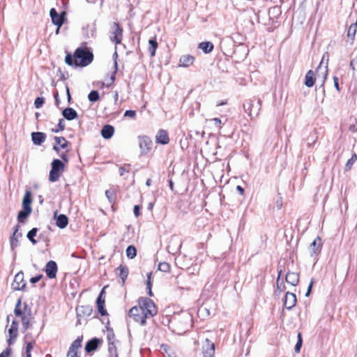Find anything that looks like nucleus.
<instances>
[{
    "label": "nucleus",
    "mask_w": 357,
    "mask_h": 357,
    "mask_svg": "<svg viewBox=\"0 0 357 357\" xmlns=\"http://www.w3.org/2000/svg\"><path fill=\"white\" fill-rule=\"evenodd\" d=\"M138 306L132 307L129 311V316L142 326L146 323V319L153 317L157 314V309L153 301L149 298L141 297L138 300Z\"/></svg>",
    "instance_id": "f257e3e1"
},
{
    "label": "nucleus",
    "mask_w": 357,
    "mask_h": 357,
    "mask_svg": "<svg viewBox=\"0 0 357 357\" xmlns=\"http://www.w3.org/2000/svg\"><path fill=\"white\" fill-rule=\"evenodd\" d=\"M93 59V53L87 48L78 47L72 56L68 53L65 58V62L70 66L85 67L89 65Z\"/></svg>",
    "instance_id": "f03ea898"
},
{
    "label": "nucleus",
    "mask_w": 357,
    "mask_h": 357,
    "mask_svg": "<svg viewBox=\"0 0 357 357\" xmlns=\"http://www.w3.org/2000/svg\"><path fill=\"white\" fill-rule=\"evenodd\" d=\"M170 324L175 333L183 334L192 328V317L189 312H183L179 314L174 315L170 320Z\"/></svg>",
    "instance_id": "7ed1b4c3"
},
{
    "label": "nucleus",
    "mask_w": 357,
    "mask_h": 357,
    "mask_svg": "<svg viewBox=\"0 0 357 357\" xmlns=\"http://www.w3.org/2000/svg\"><path fill=\"white\" fill-rule=\"evenodd\" d=\"M261 101L255 97L247 100L243 104L245 112L250 116L251 119L257 118L261 110Z\"/></svg>",
    "instance_id": "20e7f679"
},
{
    "label": "nucleus",
    "mask_w": 357,
    "mask_h": 357,
    "mask_svg": "<svg viewBox=\"0 0 357 357\" xmlns=\"http://www.w3.org/2000/svg\"><path fill=\"white\" fill-rule=\"evenodd\" d=\"M64 163L59 159H54L51 163V170L50 172L49 180L51 182L57 181L62 172L64 171Z\"/></svg>",
    "instance_id": "39448f33"
},
{
    "label": "nucleus",
    "mask_w": 357,
    "mask_h": 357,
    "mask_svg": "<svg viewBox=\"0 0 357 357\" xmlns=\"http://www.w3.org/2000/svg\"><path fill=\"white\" fill-rule=\"evenodd\" d=\"M50 15L54 25L61 26L66 20V13L62 11L61 13H59L55 8H52L50 9Z\"/></svg>",
    "instance_id": "423d86ee"
},
{
    "label": "nucleus",
    "mask_w": 357,
    "mask_h": 357,
    "mask_svg": "<svg viewBox=\"0 0 357 357\" xmlns=\"http://www.w3.org/2000/svg\"><path fill=\"white\" fill-rule=\"evenodd\" d=\"M139 146L142 154L149 152L152 148V141L147 136H139L138 137Z\"/></svg>",
    "instance_id": "0eeeda50"
},
{
    "label": "nucleus",
    "mask_w": 357,
    "mask_h": 357,
    "mask_svg": "<svg viewBox=\"0 0 357 357\" xmlns=\"http://www.w3.org/2000/svg\"><path fill=\"white\" fill-rule=\"evenodd\" d=\"M203 357H213L215 354V344L206 338L202 343Z\"/></svg>",
    "instance_id": "6e6552de"
},
{
    "label": "nucleus",
    "mask_w": 357,
    "mask_h": 357,
    "mask_svg": "<svg viewBox=\"0 0 357 357\" xmlns=\"http://www.w3.org/2000/svg\"><path fill=\"white\" fill-rule=\"evenodd\" d=\"M26 287V283L24 280V273L22 271L18 272L14 278L12 284V287L15 290H23Z\"/></svg>",
    "instance_id": "1a4fd4ad"
},
{
    "label": "nucleus",
    "mask_w": 357,
    "mask_h": 357,
    "mask_svg": "<svg viewBox=\"0 0 357 357\" xmlns=\"http://www.w3.org/2000/svg\"><path fill=\"white\" fill-rule=\"evenodd\" d=\"M181 248V241L178 236H172L170 239L169 244L167 246V250L169 253L176 254Z\"/></svg>",
    "instance_id": "9d476101"
},
{
    "label": "nucleus",
    "mask_w": 357,
    "mask_h": 357,
    "mask_svg": "<svg viewBox=\"0 0 357 357\" xmlns=\"http://www.w3.org/2000/svg\"><path fill=\"white\" fill-rule=\"evenodd\" d=\"M58 271L57 264L54 261H49L45 267V272L50 279L55 278Z\"/></svg>",
    "instance_id": "9b49d317"
},
{
    "label": "nucleus",
    "mask_w": 357,
    "mask_h": 357,
    "mask_svg": "<svg viewBox=\"0 0 357 357\" xmlns=\"http://www.w3.org/2000/svg\"><path fill=\"white\" fill-rule=\"evenodd\" d=\"M20 226L17 225L14 227V231L12 236L10 238V244L12 250H14L18 246L19 238L22 236L21 232L19 231Z\"/></svg>",
    "instance_id": "f8f14e48"
},
{
    "label": "nucleus",
    "mask_w": 357,
    "mask_h": 357,
    "mask_svg": "<svg viewBox=\"0 0 357 357\" xmlns=\"http://www.w3.org/2000/svg\"><path fill=\"white\" fill-rule=\"evenodd\" d=\"M30 319H31V310H28V306L26 303H24V314L21 319L22 324L23 331H26L30 326Z\"/></svg>",
    "instance_id": "ddd939ff"
},
{
    "label": "nucleus",
    "mask_w": 357,
    "mask_h": 357,
    "mask_svg": "<svg viewBox=\"0 0 357 357\" xmlns=\"http://www.w3.org/2000/svg\"><path fill=\"white\" fill-rule=\"evenodd\" d=\"M296 303V296L294 294L287 292L284 297V305L287 310H291Z\"/></svg>",
    "instance_id": "4468645a"
},
{
    "label": "nucleus",
    "mask_w": 357,
    "mask_h": 357,
    "mask_svg": "<svg viewBox=\"0 0 357 357\" xmlns=\"http://www.w3.org/2000/svg\"><path fill=\"white\" fill-rule=\"evenodd\" d=\"M17 331H18V322L17 321L13 320L10 328L8 329V333L10 335V338L8 340V343L9 345L13 344L12 340L15 339L17 337Z\"/></svg>",
    "instance_id": "2eb2a0df"
},
{
    "label": "nucleus",
    "mask_w": 357,
    "mask_h": 357,
    "mask_svg": "<svg viewBox=\"0 0 357 357\" xmlns=\"http://www.w3.org/2000/svg\"><path fill=\"white\" fill-rule=\"evenodd\" d=\"M54 218L56 219V225L60 229H64L68 224V218L64 214L56 215V212L54 213Z\"/></svg>",
    "instance_id": "dca6fc26"
},
{
    "label": "nucleus",
    "mask_w": 357,
    "mask_h": 357,
    "mask_svg": "<svg viewBox=\"0 0 357 357\" xmlns=\"http://www.w3.org/2000/svg\"><path fill=\"white\" fill-rule=\"evenodd\" d=\"M77 317H89L93 312V308L90 305H82L76 308Z\"/></svg>",
    "instance_id": "f3484780"
},
{
    "label": "nucleus",
    "mask_w": 357,
    "mask_h": 357,
    "mask_svg": "<svg viewBox=\"0 0 357 357\" xmlns=\"http://www.w3.org/2000/svg\"><path fill=\"white\" fill-rule=\"evenodd\" d=\"M62 115L68 121H72L78 118L77 112L72 107H67L62 111Z\"/></svg>",
    "instance_id": "a211bd4d"
},
{
    "label": "nucleus",
    "mask_w": 357,
    "mask_h": 357,
    "mask_svg": "<svg viewBox=\"0 0 357 357\" xmlns=\"http://www.w3.org/2000/svg\"><path fill=\"white\" fill-rule=\"evenodd\" d=\"M100 341L99 339L94 337L89 340L85 345V351L86 353L94 351L98 347Z\"/></svg>",
    "instance_id": "6ab92c4d"
},
{
    "label": "nucleus",
    "mask_w": 357,
    "mask_h": 357,
    "mask_svg": "<svg viewBox=\"0 0 357 357\" xmlns=\"http://www.w3.org/2000/svg\"><path fill=\"white\" fill-rule=\"evenodd\" d=\"M46 135L41 132H33L31 133V139L33 143L36 145H40L45 142Z\"/></svg>",
    "instance_id": "aec40b11"
},
{
    "label": "nucleus",
    "mask_w": 357,
    "mask_h": 357,
    "mask_svg": "<svg viewBox=\"0 0 357 357\" xmlns=\"http://www.w3.org/2000/svg\"><path fill=\"white\" fill-rule=\"evenodd\" d=\"M169 142V138L167 131L160 130L156 135V142L160 144H167Z\"/></svg>",
    "instance_id": "412c9836"
},
{
    "label": "nucleus",
    "mask_w": 357,
    "mask_h": 357,
    "mask_svg": "<svg viewBox=\"0 0 357 357\" xmlns=\"http://www.w3.org/2000/svg\"><path fill=\"white\" fill-rule=\"evenodd\" d=\"M114 132V128L111 125H105L101 130V135L103 138L106 139H110Z\"/></svg>",
    "instance_id": "4be33fe9"
},
{
    "label": "nucleus",
    "mask_w": 357,
    "mask_h": 357,
    "mask_svg": "<svg viewBox=\"0 0 357 357\" xmlns=\"http://www.w3.org/2000/svg\"><path fill=\"white\" fill-rule=\"evenodd\" d=\"M82 346V337H77L70 347L68 353H70V357L77 354V350Z\"/></svg>",
    "instance_id": "5701e85b"
},
{
    "label": "nucleus",
    "mask_w": 357,
    "mask_h": 357,
    "mask_svg": "<svg viewBox=\"0 0 357 357\" xmlns=\"http://www.w3.org/2000/svg\"><path fill=\"white\" fill-rule=\"evenodd\" d=\"M286 282L292 286H296L299 282V275L296 273H287L285 277Z\"/></svg>",
    "instance_id": "b1692460"
},
{
    "label": "nucleus",
    "mask_w": 357,
    "mask_h": 357,
    "mask_svg": "<svg viewBox=\"0 0 357 357\" xmlns=\"http://www.w3.org/2000/svg\"><path fill=\"white\" fill-rule=\"evenodd\" d=\"M27 335L25 337V348L24 351H23V356L24 357H31V351L33 349V346L35 344L34 341H27Z\"/></svg>",
    "instance_id": "393cba45"
},
{
    "label": "nucleus",
    "mask_w": 357,
    "mask_h": 357,
    "mask_svg": "<svg viewBox=\"0 0 357 357\" xmlns=\"http://www.w3.org/2000/svg\"><path fill=\"white\" fill-rule=\"evenodd\" d=\"M195 58L191 55H183L179 59V66L188 67L194 62Z\"/></svg>",
    "instance_id": "a878e982"
},
{
    "label": "nucleus",
    "mask_w": 357,
    "mask_h": 357,
    "mask_svg": "<svg viewBox=\"0 0 357 357\" xmlns=\"http://www.w3.org/2000/svg\"><path fill=\"white\" fill-rule=\"evenodd\" d=\"M321 245V238L317 237L315 238L310 245L311 255H315L318 252Z\"/></svg>",
    "instance_id": "bb28decb"
},
{
    "label": "nucleus",
    "mask_w": 357,
    "mask_h": 357,
    "mask_svg": "<svg viewBox=\"0 0 357 357\" xmlns=\"http://www.w3.org/2000/svg\"><path fill=\"white\" fill-rule=\"evenodd\" d=\"M314 72L311 70L307 71L305 77V85L307 87H312L314 84Z\"/></svg>",
    "instance_id": "cd10ccee"
},
{
    "label": "nucleus",
    "mask_w": 357,
    "mask_h": 357,
    "mask_svg": "<svg viewBox=\"0 0 357 357\" xmlns=\"http://www.w3.org/2000/svg\"><path fill=\"white\" fill-rule=\"evenodd\" d=\"M213 44L211 42H202L199 44V48L201 49L204 53L208 54L213 51Z\"/></svg>",
    "instance_id": "c85d7f7f"
},
{
    "label": "nucleus",
    "mask_w": 357,
    "mask_h": 357,
    "mask_svg": "<svg viewBox=\"0 0 357 357\" xmlns=\"http://www.w3.org/2000/svg\"><path fill=\"white\" fill-rule=\"evenodd\" d=\"M32 202L31 199V193L30 191L27 190L25 192L22 200V206L24 208H31V204Z\"/></svg>",
    "instance_id": "c756f323"
},
{
    "label": "nucleus",
    "mask_w": 357,
    "mask_h": 357,
    "mask_svg": "<svg viewBox=\"0 0 357 357\" xmlns=\"http://www.w3.org/2000/svg\"><path fill=\"white\" fill-rule=\"evenodd\" d=\"M158 46V43L155 38H151L149 40V52L151 57L155 55Z\"/></svg>",
    "instance_id": "7c9ffc66"
},
{
    "label": "nucleus",
    "mask_w": 357,
    "mask_h": 357,
    "mask_svg": "<svg viewBox=\"0 0 357 357\" xmlns=\"http://www.w3.org/2000/svg\"><path fill=\"white\" fill-rule=\"evenodd\" d=\"M31 213V208H24L21 210L17 215V220L19 222H23L25 219L28 218V216Z\"/></svg>",
    "instance_id": "2f4dec72"
},
{
    "label": "nucleus",
    "mask_w": 357,
    "mask_h": 357,
    "mask_svg": "<svg viewBox=\"0 0 357 357\" xmlns=\"http://www.w3.org/2000/svg\"><path fill=\"white\" fill-rule=\"evenodd\" d=\"M116 271H119V275L123 283L128 275V268L126 266L120 265Z\"/></svg>",
    "instance_id": "473e14b6"
},
{
    "label": "nucleus",
    "mask_w": 357,
    "mask_h": 357,
    "mask_svg": "<svg viewBox=\"0 0 357 357\" xmlns=\"http://www.w3.org/2000/svg\"><path fill=\"white\" fill-rule=\"evenodd\" d=\"M117 57H118L117 52H115L113 54V59L114 60L115 71L112 75V76L109 79V81L106 84L107 87H109V86H111L113 84L114 81L115 80V73H116V71L117 70V66H118L117 61H116Z\"/></svg>",
    "instance_id": "72a5a7b5"
},
{
    "label": "nucleus",
    "mask_w": 357,
    "mask_h": 357,
    "mask_svg": "<svg viewBox=\"0 0 357 357\" xmlns=\"http://www.w3.org/2000/svg\"><path fill=\"white\" fill-rule=\"evenodd\" d=\"M108 339L109 341L108 348L109 357H118V353L116 346L114 345V342H111V338L109 337V336H108Z\"/></svg>",
    "instance_id": "f704fd0d"
},
{
    "label": "nucleus",
    "mask_w": 357,
    "mask_h": 357,
    "mask_svg": "<svg viewBox=\"0 0 357 357\" xmlns=\"http://www.w3.org/2000/svg\"><path fill=\"white\" fill-rule=\"evenodd\" d=\"M126 256L129 259H134L137 255V249L134 245H129L126 249Z\"/></svg>",
    "instance_id": "c9c22d12"
},
{
    "label": "nucleus",
    "mask_w": 357,
    "mask_h": 357,
    "mask_svg": "<svg viewBox=\"0 0 357 357\" xmlns=\"http://www.w3.org/2000/svg\"><path fill=\"white\" fill-rule=\"evenodd\" d=\"M21 305H22V299L19 298L17 300V303L15 307L14 314L16 317H21V318H22L24 314V312L21 309Z\"/></svg>",
    "instance_id": "e433bc0d"
},
{
    "label": "nucleus",
    "mask_w": 357,
    "mask_h": 357,
    "mask_svg": "<svg viewBox=\"0 0 357 357\" xmlns=\"http://www.w3.org/2000/svg\"><path fill=\"white\" fill-rule=\"evenodd\" d=\"M38 231L37 228H33L31 229L27 234L26 237L33 244L36 245L37 241L34 238V237L36 236Z\"/></svg>",
    "instance_id": "4c0bfd02"
},
{
    "label": "nucleus",
    "mask_w": 357,
    "mask_h": 357,
    "mask_svg": "<svg viewBox=\"0 0 357 357\" xmlns=\"http://www.w3.org/2000/svg\"><path fill=\"white\" fill-rule=\"evenodd\" d=\"M54 140L56 144L59 145L61 149H66L68 146V142L63 137H55Z\"/></svg>",
    "instance_id": "58836bf2"
},
{
    "label": "nucleus",
    "mask_w": 357,
    "mask_h": 357,
    "mask_svg": "<svg viewBox=\"0 0 357 357\" xmlns=\"http://www.w3.org/2000/svg\"><path fill=\"white\" fill-rule=\"evenodd\" d=\"M357 160V155L354 153L352 154L351 158L347 161L345 165V171H349L351 169L354 163Z\"/></svg>",
    "instance_id": "ea45409f"
},
{
    "label": "nucleus",
    "mask_w": 357,
    "mask_h": 357,
    "mask_svg": "<svg viewBox=\"0 0 357 357\" xmlns=\"http://www.w3.org/2000/svg\"><path fill=\"white\" fill-rule=\"evenodd\" d=\"M89 100L91 102H96L99 100L100 96L98 91H91L88 95Z\"/></svg>",
    "instance_id": "a19ab883"
},
{
    "label": "nucleus",
    "mask_w": 357,
    "mask_h": 357,
    "mask_svg": "<svg viewBox=\"0 0 357 357\" xmlns=\"http://www.w3.org/2000/svg\"><path fill=\"white\" fill-rule=\"evenodd\" d=\"M158 269L160 271L167 273L169 271L170 266L168 263H166V262L160 263L158 265Z\"/></svg>",
    "instance_id": "79ce46f5"
},
{
    "label": "nucleus",
    "mask_w": 357,
    "mask_h": 357,
    "mask_svg": "<svg viewBox=\"0 0 357 357\" xmlns=\"http://www.w3.org/2000/svg\"><path fill=\"white\" fill-rule=\"evenodd\" d=\"M45 102V98L43 97H38L35 99L34 106L36 108H40Z\"/></svg>",
    "instance_id": "37998d69"
},
{
    "label": "nucleus",
    "mask_w": 357,
    "mask_h": 357,
    "mask_svg": "<svg viewBox=\"0 0 357 357\" xmlns=\"http://www.w3.org/2000/svg\"><path fill=\"white\" fill-rule=\"evenodd\" d=\"M151 273H148L147 275V281H146V287L149 289V296H153L152 291H151Z\"/></svg>",
    "instance_id": "c03bdc74"
},
{
    "label": "nucleus",
    "mask_w": 357,
    "mask_h": 357,
    "mask_svg": "<svg viewBox=\"0 0 357 357\" xmlns=\"http://www.w3.org/2000/svg\"><path fill=\"white\" fill-rule=\"evenodd\" d=\"M12 349L10 347H7L0 354V357H10L11 355Z\"/></svg>",
    "instance_id": "a18cd8bd"
},
{
    "label": "nucleus",
    "mask_w": 357,
    "mask_h": 357,
    "mask_svg": "<svg viewBox=\"0 0 357 357\" xmlns=\"http://www.w3.org/2000/svg\"><path fill=\"white\" fill-rule=\"evenodd\" d=\"M356 28L355 27V26H353L352 24L349 26V29H348V36L349 37H351V38H354L355 34H356Z\"/></svg>",
    "instance_id": "49530a36"
},
{
    "label": "nucleus",
    "mask_w": 357,
    "mask_h": 357,
    "mask_svg": "<svg viewBox=\"0 0 357 357\" xmlns=\"http://www.w3.org/2000/svg\"><path fill=\"white\" fill-rule=\"evenodd\" d=\"M103 293H104V289H102V291H100L98 297L97 298V300H96V304L97 305H105V299L102 298Z\"/></svg>",
    "instance_id": "de8ad7c7"
},
{
    "label": "nucleus",
    "mask_w": 357,
    "mask_h": 357,
    "mask_svg": "<svg viewBox=\"0 0 357 357\" xmlns=\"http://www.w3.org/2000/svg\"><path fill=\"white\" fill-rule=\"evenodd\" d=\"M114 26L116 27L115 31H114V36L122 37V29L116 23H114Z\"/></svg>",
    "instance_id": "09e8293b"
},
{
    "label": "nucleus",
    "mask_w": 357,
    "mask_h": 357,
    "mask_svg": "<svg viewBox=\"0 0 357 357\" xmlns=\"http://www.w3.org/2000/svg\"><path fill=\"white\" fill-rule=\"evenodd\" d=\"M98 312L102 315L105 316L107 314V310L105 308V305H97Z\"/></svg>",
    "instance_id": "8fccbe9b"
},
{
    "label": "nucleus",
    "mask_w": 357,
    "mask_h": 357,
    "mask_svg": "<svg viewBox=\"0 0 357 357\" xmlns=\"http://www.w3.org/2000/svg\"><path fill=\"white\" fill-rule=\"evenodd\" d=\"M136 116V112L135 110H126L124 113V116L130 118H135Z\"/></svg>",
    "instance_id": "3c124183"
},
{
    "label": "nucleus",
    "mask_w": 357,
    "mask_h": 357,
    "mask_svg": "<svg viewBox=\"0 0 357 357\" xmlns=\"http://www.w3.org/2000/svg\"><path fill=\"white\" fill-rule=\"evenodd\" d=\"M281 276V271L279 273L278 279H277V287L281 291L284 290V286L283 284V282H280V278Z\"/></svg>",
    "instance_id": "603ef678"
},
{
    "label": "nucleus",
    "mask_w": 357,
    "mask_h": 357,
    "mask_svg": "<svg viewBox=\"0 0 357 357\" xmlns=\"http://www.w3.org/2000/svg\"><path fill=\"white\" fill-rule=\"evenodd\" d=\"M357 64V55L353 57L350 61V68L353 71L355 70V66Z\"/></svg>",
    "instance_id": "864d4df0"
},
{
    "label": "nucleus",
    "mask_w": 357,
    "mask_h": 357,
    "mask_svg": "<svg viewBox=\"0 0 357 357\" xmlns=\"http://www.w3.org/2000/svg\"><path fill=\"white\" fill-rule=\"evenodd\" d=\"M43 278V275H38L35 277H33L30 279V282L32 284H35L40 280V279Z\"/></svg>",
    "instance_id": "5fc2aeb1"
},
{
    "label": "nucleus",
    "mask_w": 357,
    "mask_h": 357,
    "mask_svg": "<svg viewBox=\"0 0 357 357\" xmlns=\"http://www.w3.org/2000/svg\"><path fill=\"white\" fill-rule=\"evenodd\" d=\"M105 196L107 197V198L109 200V202L110 203H112V198H113V192L112 191H110L109 190H107L105 191Z\"/></svg>",
    "instance_id": "6e6d98bb"
},
{
    "label": "nucleus",
    "mask_w": 357,
    "mask_h": 357,
    "mask_svg": "<svg viewBox=\"0 0 357 357\" xmlns=\"http://www.w3.org/2000/svg\"><path fill=\"white\" fill-rule=\"evenodd\" d=\"M57 127L61 130H63L65 129L66 125H65L64 120L63 119H59Z\"/></svg>",
    "instance_id": "4d7b16f0"
},
{
    "label": "nucleus",
    "mask_w": 357,
    "mask_h": 357,
    "mask_svg": "<svg viewBox=\"0 0 357 357\" xmlns=\"http://www.w3.org/2000/svg\"><path fill=\"white\" fill-rule=\"evenodd\" d=\"M302 343H303V341H297L296 345H295V347H294V350H295V352L296 353H299L300 351H301V346H302Z\"/></svg>",
    "instance_id": "13d9d810"
},
{
    "label": "nucleus",
    "mask_w": 357,
    "mask_h": 357,
    "mask_svg": "<svg viewBox=\"0 0 357 357\" xmlns=\"http://www.w3.org/2000/svg\"><path fill=\"white\" fill-rule=\"evenodd\" d=\"M140 206L139 205H135L133 212L136 217H138L140 215Z\"/></svg>",
    "instance_id": "bf43d9fd"
},
{
    "label": "nucleus",
    "mask_w": 357,
    "mask_h": 357,
    "mask_svg": "<svg viewBox=\"0 0 357 357\" xmlns=\"http://www.w3.org/2000/svg\"><path fill=\"white\" fill-rule=\"evenodd\" d=\"M212 121H213L214 124L215 126H217L218 128H220L221 126V120L218 118H214L211 120Z\"/></svg>",
    "instance_id": "052dcab7"
},
{
    "label": "nucleus",
    "mask_w": 357,
    "mask_h": 357,
    "mask_svg": "<svg viewBox=\"0 0 357 357\" xmlns=\"http://www.w3.org/2000/svg\"><path fill=\"white\" fill-rule=\"evenodd\" d=\"M119 174L121 176H123L125 174V173H128V170L126 169V167L125 166H123V167H121L119 169Z\"/></svg>",
    "instance_id": "680f3d73"
},
{
    "label": "nucleus",
    "mask_w": 357,
    "mask_h": 357,
    "mask_svg": "<svg viewBox=\"0 0 357 357\" xmlns=\"http://www.w3.org/2000/svg\"><path fill=\"white\" fill-rule=\"evenodd\" d=\"M326 58V68H327V66H328V58H329V56L328 54V53H326L324 54L323 57H322V60L319 64V68H320L321 65L324 62V60Z\"/></svg>",
    "instance_id": "e2e57ef3"
},
{
    "label": "nucleus",
    "mask_w": 357,
    "mask_h": 357,
    "mask_svg": "<svg viewBox=\"0 0 357 357\" xmlns=\"http://www.w3.org/2000/svg\"><path fill=\"white\" fill-rule=\"evenodd\" d=\"M333 81H334V86H335V89L338 91H340V89L339 83H338V78L337 77H333Z\"/></svg>",
    "instance_id": "0e129e2a"
},
{
    "label": "nucleus",
    "mask_w": 357,
    "mask_h": 357,
    "mask_svg": "<svg viewBox=\"0 0 357 357\" xmlns=\"http://www.w3.org/2000/svg\"><path fill=\"white\" fill-rule=\"evenodd\" d=\"M313 282H314L313 279H312V280H311V282H310V284H309V286L307 287V292L305 294L306 296H308L310 295V294L311 292V289H312V285H313Z\"/></svg>",
    "instance_id": "69168bd1"
},
{
    "label": "nucleus",
    "mask_w": 357,
    "mask_h": 357,
    "mask_svg": "<svg viewBox=\"0 0 357 357\" xmlns=\"http://www.w3.org/2000/svg\"><path fill=\"white\" fill-rule=\"evenodd\" d=\"M122 37L118 36H114V38L112 39L116 44H119L121 42Z\"/></svg>",
    "instance_id": "338daca9"
},
{
    "label": "nucleus",
    "mask_w": 357,
    "mask_h": 357,
    "mask_svg": "<svg viewBox=\"0 0 357 357\" xmlns=\"http://www.w3.org/2000/svg\"><path fill=\"white\" fill-rule=\"evenodd\" d=\"M349 130H350L351 132H356V131L357 130V127H356V125H355V124H354V123H353V124H351V125L349 126Z\"/></svg>",
    "instance_id": "774afa93"
}]
</instances>
